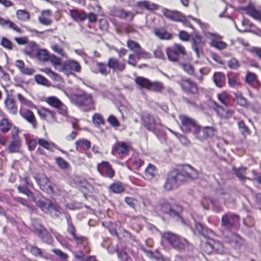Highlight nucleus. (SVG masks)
I'll use <instances>...</instances> for the list:
<instances>
[{"instance_id":"f257e3e1","label":"nucleus","mask_w":261,"mask_h":261,"mask_svg":"<svg viewBox=\"0 0 261 261\" xmlns=\"http://www.w3.org/2000/svg\"><path fill=\"white\" fill-rule=\"evenodd\" d=\"M198 172L190 166H185L181 170H173L167 175L164 187L166 190L171 191L178 188L189 179H195Z\"/></svg>"},{"instance_id":"f03ea898","label":"nucleus","mask_w":261,"mask_h":261,"mask_svg":"<svg viewBox=\"0 0 261 261\" xmlns=\"http://www.w3.org/2000/svg\"><path fill=\"white\" fill-rule=\"evenodd\" d=\"M70 100L72 103L80 107L84 111L94 109V102L91 95L83 93L81 95L72 94Z\"/></svg>"},{"instance_id":"7ed1b4c3","label":"nucleus","mask_w":261,"mask_h":261,"mask_svg":"<svg viewBox=\"0 0 261 261\" xmlns=\"http://www.w3.org/2000/svg\"><path fill=\"white\" fill-rule=\"evenodd\" d=\"M179 119L181 122L180 128L185 133H192L195 138L199 125L193 118L184 115H179Z\"/></svg>"},{"instance_id":"20e7f679","label":"nucleus","mask_w":261,"mask_h":261,"mask_svg":"<svg viewBox=\"0 0 261 261\" xmlns=\"http://www.w3.org/2000/svg\"><path fill=\"white\" fill-rule=\"evenodd\" d=\"M166 51L168 59L173 62L178 61L180 55L187 56V53L184 47L179 44H174L172 47L167 48Z\"/></svg>"},{"instance_id":"39448f33","label":"nucleus","mask_w":261,"mask_h":261,"mask_svg":"<svg viewBox=\"0 0 261 261\" xmlns=\"http://www.w3.org/2000/svg\"><path fill=\"white\" fill-rule=\"evenodd\" d=\"M162 237L175 249H182L188 244L187 241L184 238H179L176 234L170 232L163 233Z\"/></svg>"},{"instance_id":"423d86ee","label":"nucleus","mask_w":261,"mask_h":261,"mask_svg":"<svg viewBox=\"0 0 261 261\" xmlns=\"http://www.w3.org/2000/svg\"><path fill=\"white\" fill-rule=\"evenodd\" d=\"M46 102L51 107L58 110V112L63 116H66L68 114L67 107L57 97L49 96L46 98Z\"/></svg>"},{"instance_id":"0eeeda50","label":"nucleus","mask_w":261,"mask_h":261,"mask_svg":"<svg viewBox=\"0 0 261 261\" xmlns=\"http://www.w3.org/2000/svg\"><path fill=\"white\" fill-rule=\"evenodd\" d=\"M32 226L33 231L37 234L44 242L48 244L52 243L53 238L45 227L37 223H33Z\"/></svg>"},{"instance_id":"6e6552de","label":"nucleus","mask_w":261,"mask_h":261,"mask_svg":"<svg viewBox=\"0 0 261 261\" xmlns=\"http://www.w3.org/2000/svg\"><path fill=\"white\" fill-rule=\"evenodd\" d=\"M68 225L67 231L72 236L77 244L82 245L84 247L86 252L89 253L90 249L88 247V242L86 238L82 236H77L75 233V228L73 224L69 221H68Z\"/></svg>"},{"instance_id":"1a4fd4ad","label":"nucleus","mask_w":261,"mask_h":261,"mask_svg":"<svg viewBox=\"0 0 261 261\" xmlns=\"http://www.w3.org/2000/svg\"><path fill=\"white\" fill-rule=\"evenodd\" d=\"M239 222V216L237 215L227 213L222 217L221 226L225 229H229L237 226Z\"/></svg>"},{"instance_id":"9d476101","label":"nucleus","mask_w":261,"mask_h":261,"mask_svg":"<svg viewBox=\"0 0 261 261\" xmlns=\"http://www.w3.org/2000/svg\"><path fill=\"white\" fill-rule=\"evenodd\" d=\"M216 129L212 126H205L201 127L200 125L195 139L203 141L207 138H213L216 133Z\"/></svg>"},{"instance_id":"9b49d317","label":"nucleus","mask_w":261,"mask_h":261,"mask_svg":"<svg viewBox=\"0 0 261 261\" xmlns=\"http://www.w3.org/2000/svg\"><path fill=\"white\" fill-rule=\"evenodd\" d=\"M163 13L166 18L172 21L187 23L186 17L179 11L164 9Z\"/></svg>"},{"instance_id":"f8f14e48","label":"nucleus","mask_w":261,"mask_h":261,"mask_svg":"<svg viewBox=\"0 0 261 261\" xmlns=\"http://www.w3.org/2000/svg\"><path fill=\"white\" fill-rule=\"evenodd\" d=\"M143 125L149 131L154 132L157 125H161L159 121L155 119L148 113H144L142 117Z\"/></svg>"},{"instance_id":"ddd939ff","label":"nucleus","mask_w":261,"mask_h":261,"mask_svg":"<svg viewBox=\"0 0 261 261\" xmlns=\"http://www.w3.org/2000/svg\"><path fill=\"white\" fill-rule=\"evenodd\" d=\"M37 113L41 119L46 120L49 123L57 121L55 112L45 107H41L37 110Z\"/></svg>"},{"instance_id":"4468645a","label":"nucleus","mask_w":261,"mask_h":261,"mask_svg":"<svg viewBox=\"0 0 261 261\" xmlns=\"http://www.w3.org/2000/svg\"><path fill=\"white\" fill-rule=\"evenodd\" d=\"M205 41L200 36L194 34L192 36V48L195 52L197 57H199L200 54L202 53V47L205 45Z\"/></svg>"},{"instance_id":"2eb2a0df","label":"nucleus","mask_w":261,"mask_h":261,"mask_svg":"<svg viewBox=\"0 0 261 261\" xmlns=\"http://www.w3.org/2000/svg\"><path fill=\"white\" fill-rule=\"evenodd\" d=\"M206 246L209 248V249L206 250L208 253H211L212 250H215L217 253L221 254L227 252V250L220 242L214 240L213 239H210Z\"/></svg>"},{"instance_id":"dca6fc26","label":"nucleus","mask_w":261,"mask_h":261,"mask_svg":"<svg viewBox=\"0 0 261 261\" xmlns=\"http://www.w3.org/2000/svg\"><path fill=\"white\" fill-rule=\"evenodd\" d=\"M207 36L211 39L210 42L211 46L219 50L224 49L227 47V44L221 40L222 37L220 35L217 34L209 33H207Z\"/></svg>"},{"instance_id":"f3484780","label":"nucleus","mask_w":261,"mask_h":261,"mask_svg":"<svg viewBox=\"0 0 261 261\" xmlns=\"http://www.w3.org/2000/svg\"><path fill=\"white\" fill-rule=\"evenodd\" d=\"M81 66L77 62L70 60L65 63L61 68L62 71L66 75H69L72 74V71L76 72L81 71Z\"/></svg>"},{"instance_id":"a211bd4d","label":"nucleus","mask_w":261,"mask_h":261,"mask_svg":"<svg viewBox=\"0 0 261 261\" xmlns=\"http://www.w3.org/2000/svg\"><path fill=\"white\" fill-rule=\"evenodd\" d=\"M107 66L114 71L121 72L125 69V63L119 61L115 58H110L108 59Z\"/></svg>"},{"instance_id":"6ab92c4d","label":"nucleus","mask_w":261,"mask_h":261,"mask_svg":"<svg viewBox=\"0 0 261 261\" xmlns=\"http://www.w3.org/2000/svg\"><path fill=\"white\" fill-rule=\"evenodd\" d=\"M98 170L101 174L112 178L115 175V171L112 168L109 162L103 161L97 167Z\"/></svg>"},{"instance_id":"aec40b11","label":"nucleus","mask_w":261,"mask_h":261,"mask_svg":"<svg viewBox=\"0 0 261 261\" xmlns=\"http://www.w3.org/2000/svg\"><path fill=\"white\" fill-rule=\"evenodd\" d=\"M20 115L29 123H30L34 128H36L37 125L36 119L33 113L29 109H25L21 107L19 110Z\"/></svg>"},{"instance_id":"412c9836","label":"nucleus","mask_w":261,"mask_h":261,"mask_svg":"<svg viewBox=\"0 0 261 261\" xmlns=\"http://www.w3.org/2000/svg\"><path fill=\"white\" fill-rule=\"evenodd\" d=\"M226 241L235 249H239L244 244V240L238 235L233 233L225 237Z\"/></svg>"},{"instance_id":"4be33fe9","label":"nucleus","mask_w":261,"mask_h":261,"mask_svg":"<svg viewBox=\"0 0 261 261\" xmlns=\"http://www.w3.org/2000/svg\"><path fill=\"white\" fill-rule=\"evenodd\" d=\"M179 84L183 90L186 92L196 93L198 90L196 85L189 79L182 80Z\"/></svg>"},{"instance_id":"5701e85b","label":"nucleus","mask_w":261,"mask_h":261,"mask_svg":"<svg viewBox=\"0 0 261 261\" xmlns=\"http://www.w3.org/2000/svg\"><path fill=\"white\" fill-rule=\"evenodd\" d=\"M36 180L38 184L42 190L49 194L53 193V188L51 185L50 182L46 176H41L39 178L36 179Z\"/></svg>"},{"instance_id":"b1692460","label":"nucleus","mask_w":261,"mask_h":261,"mask_svg":"<svg viewBox=\"0 0 261 261\" xmlns=\"http://www.w3.org/2000/svg\"><path fill=\"white\" fill-rule=\"evenodd\" d=\"M195 229L199 234L207 238H210L215 236V232L212 230L204 227L201 224L199 223L195 224Z\"/></svg>"},{"instance_id":"393cba45","label":"nucleus","mask_w":261,"mask_h":261,"mask_svg":"<svg viewBox=\"0 0 261 261\" xmlns=\"http://www.w3.org/2000/svg\"><path fill=\"white\" fill-rule=\"evenodd\" d=\"M21 147V141L18 136H13V140L8 146L10 153L18 152Z\"/></svg>"},{"instance_id":"a878e982","label":"nucleus","mask_w":261,"mask_h":261,"mask_svg":"<svg viewBox=\"0 0 261 261\" xmlns=\"http://www.w3.org/2000/svg\"><path fill=\"white\" fill-rule=\"evenodd\" d=\"M161 208L163 212L168 214L171 216L174 217L176 216L179 219H181V221H183L182 219L180 218L178 214L172 210L171 205L168 201H163L161 204Z\"/></svg>"},{"instance_id":"bb28decb","label":"nucleus","mask_w":261,"mask_h":261,"mask_svg":"<svg viewBox=\"0 0 261 261\" xmlns=\"http://www.w3.org/2000/svg\"><path fill=\"white\" fill-rule=\"evenodd\" d=\"M15 66L22 74L31 75L34 72V70L29 67H25L24 63L21 60H17L15 61Z\"/></svg>"},{"instance_id":"cd10ccee","label":"nucleus","mask_w":261,"mask_h":261,"mask_svg":"<svg viewBox=\"0 0 261 261\" xmlns=\"http://www.w3.org/2000/svg\"><path fill=\"white\" fill-rule=\"evenodd\" d=\"M69 14L75 21H83L86 19V13L82 10H70Z\"/></svg>"},{"instance_id":"c85d7f7f","label":"nucleus","mask_w":261,"mask_h":261,"mask_svg":"<svg viewBox=\"0 0 261 261\" xmlns=\"http://www.w3.org/2000/svg\"><path fill=\"white\" fill-rule=\"evenodd\" d=\"M0 25L6 28L12 29L16 32L20 33L21 32V29L14 22L9 20L5 19L0 17Z\"/></svg>"},{"instance_id":"c756f323","label":"nucleus","mask_w":261,"mask_h":261,"mask_svg":"<svg viewBox=\"0 0 261 261\" xmlns=\"http://www.w3.org/2000/svg\"><path fill=\"white\" fill-rule=\"evenodd\" d=\"M157 169L156 167L152 164H149L145 170V179L146 180H151L156 175Z\"/></svg>"},{"instance_id":"7c9ffc66","label":"nucleus","mask_w":261,"mask_h":261,"mask_svg":"<svg viewBox=\"0 0 261 261\" xmlns=\"http://www.w3.org/2000/svg\"><path fill=\"white\" fill-rule=\"evenodd\" d=\"M213 79L215 85L218 87L222 88L225 84V76L222 72H215Z\"/></svg>"},{"instance_id":"2f4dec72","label":"nucleus","mask_w":261,"mask_h":261,"mask_svg":"<svg viewBox=\"0 0 261 261\" xmlns=\"http://www.w3.org/2000/svg\"><path fill=\"white\" fill-rule=\"evenodd\" d=\"M76 149L79 151L86 150L91 147V143L88 140L82 139L77 140L75 142Z\"/></svg>"},{"instance_id":"473e14b6","label":"nucleus","mask_w":261,"mask_h":261,"mask_svg":"<svg viewBox=\"0 0 261 261\" xmlns=\"http://www.w3.org/2000/svg\"><path fill=\"white\" fill-rule=\"evenodd\" d=\"M247 14L254 19L261 21V10H257L251 6L245 8Z\"/></svg>"},{"instance_id":"72a5a7b5","label":"nucleus","mask_w":261,"mask_h":261,"mask_svg":"<svg viewBox=\"0 0 261 261\" xmlns=\"http://www.w3.org/2000/svg\"><path fill=\"white\" fill-rule=\"evenodd\" d=\"M153 31L155 35L160 39L169 40L172 36L170 33L162 29L155 28Z\"/></svg>"},{"instance_id":"f704fd0d","label":"nucleus","mask_w":261,"mask_h":261,"mask_svg":"<svg viewBox=\"0 0 261 261\" xmlns=\"http://www.w3.org/2000/svg\"><path fill=\"white\" fill-rule=\"evenodd\" d=\"M5 106L10 113L12 114H15L17 112V108L15 105V101L13 99L8 98L5 101Z\"/></svg>"},{"instance_id":"c9c22d12","label":"nucleus","mask_w":261,"mask_h":261,"mask_svg":"<svg viewBox=\"0 0 261 261\" xmlns=\"http://www.w3.org/2000/svg\"><path fill=\"white\" fill-rule=\"evenodd\" d=\"M135 82L140 88L148 90L150 81L148 79L141 76H137L135 78Z\"/></svg>"},{"instance_id":"e433bc0d","label":"nucleus","mask_w":261,"mask_h":261,"mask_svg":"<svg viewBox=\"0 0 261 261\" xmlns=\"http://www.w3.org/2000/svg\"><path fill=\"white\" fill-rule=\"evenodd\" d=\"M38 144L49 151H53L54 148H58L55 144L44 139H38Z\"/></svg>"},{"instance_id":"4c0bfd02","label":"nucleus","mask_w":261,"mask_h":261,"mask_svg":"<svg viewBox=\"0 0 261 261\" xmlns=\"http://www.w3.org/2000/svg\"><path fill=\"white\" fill-rule=\"evenodd\" d=\"M50 54L45 49H39L36 53L37 59L43 62H48Z\"/></svg>"},{"instance_id":"58836bf2","label":"nucleus","mask_w":261,"mask_h":261,"mask_svg":"<svg viewBox=\"0 0 261 261\" xmlns=\"http://www.w3.org/2000/svg\"><path fill=\"white\" fill-rule=\"evenodd\" d=\"M109 189L114 193L120 194L124 191V187L120 182H116L110 186Z\"/></svg>"},{"instance_id":"ea45409f","label":"nucleus","mask_w":261,"mask_h":261,"mask_svg":"<svg viewBox=\"0 0 261 261\" xmlns=\"http://www.w3.org/2000/svg\"><path fill=\"white\" fill-rule=\"evenodd\" d=\"M164 89V86L162 83L160 82L150 81L148 90L155 92H161Z\"/></svg>"},{"instance_id":"a19ab883","label":"nucleus","mask_w":261,"mask_h":261,"mask_svg":"<svg viewBox=\"0 0 261 261\" xmlns=\"http://www.w3.org/2000/svg\"><path fill=\"white\" fill-rule=\"evenodd\" d=\"M168 129L169 130V131L170 132H171L172 134H173L174 135H175L178 138V139L179 140V141L182 144H183L184 145H188L190 144V142L189 140L185 135H182V134H179L176 132H175L173 131L172 130L170 129V128H168Z\"/></svg>"},{"instance_id":"79ce46f5","label":"nucleus","mask_w":261,"mask_h":261,"mask_svg":"<svg viewBox=\"0 0 261 261\" xmlns=\"http://www.w3.org/2000/svg\"><path fill=\"white\" fill-rule=\"evenodd\" d=\"M49 211L53 217H58L62 213L61 208L58 205L53 203L49 204Z\"/></svg>"},{"instance_id":"37998d69","label":"nucleus","mask_w":261,"mask_h":261,"mask_svg":"<svg viewBox=\"0 0 261 261\" xmlns=\"http://www.w3.org/2000/svg\"><path fill=\"white\" fill-rule=\"evenodd\" d=\"M128 148L129 146L125 143L120 142L118 143L116 145L115 147V150L119 153L125 154L128 151Z\"/></svg>"},{"instance_id":"c03bdc74","label":"nucleus","mask_w":261,"mask_h":261,"mask_svg":"<svg viewBox=\"0 0 261 261\" xmlns=\"http://www.w3.org/2000/svg\"><path fill=\"white\" fill-rule=\"evenodd\" d=\"M17 96L19 102L21 104V107L23 108L24 106L30 108H34L35 107V105L30 100L26 99L22 94L18 93L17 94Z\"/></svg>"},{"instance_id":"a18cd8bd","label":"nucleus","mask_w":261,"mask_h":261,"mask_svg":"<svg viewBox=\"0 0 261 261\" xmlns=\"http://www.w3.org/2000/svg\"><path fill=\"white\" fill-rule=\"evenodd\" d=\"M12 127V124L6 118H3L0 122V129L3 133L8 132Z\"/></svg>"},{"instance_id":"49530a36","label":"nucleus","mask_w":261,"mask_h":261,"mask_svg":"<svg viewBox=\"0 0 261 261\" xmlns=\"http://www.w3.org/2000/svg\"><path fill=\"white\" fill-rule=\"evenodd\" d=\"M16 16L17 18L21 21L29 20L30 18L29 13L23 10H17L16 12Z\"/></svg>"},{"instance_id":"de8ad7c7","label":"nucleus","mask_w":261,"mask_h":261,"mask_svg":"<svg viewBox=\"0 0 261 261\" xmlns=\"http://www.w3.org/2000/svg\"><path fill=\"white\" fill-rule=\"evenodd\" d=\"M56 164L62 169H67L69 167V164L65 160L61 157H56L55 159Z\"/></svg>"},{"instance_id":"09e8293b","label":"nucleus","mask_w":261,"mask_h":261,"mask_svg":"<svg viewBox=\"0 0 261 261\" xmlns=\"http://www.w3.org/2000/svg\"><path fill=\"white\" fill-rule=\"evenodd\" d=\"M135 54L138 60L141 59H149L151 58V55L149 53L144 50L142 47H141Z\"/></svg>"},{"instance_id":"8fccbe9b","label":"nucleus","mask_w":261,"mask_h":261,"mask_svg":"<svg viewBox=\"0 0 261 261\" xmlns=\"http://www.w3.org/2000/svg\"><path fill=\"white\" fill-rule=\"evenodd\" d=\"M232 170L234 172L236 175L241 180H243L247 178L244 176V174L245 173L246 168L244 167L237 168L234 167L232 168Z\"/></svg>"},{"instance_id":"3c124183","label":"nucleus","mask_w":261,"mask_h":261,"mask_svg":"<svg viewBox=\"0 0 261 261\" xmlns=\"http://www.w3.org/2000/svg\"><path fill=\"white\" fill-rule=\"evenodd\" d=\"M127 46L135 54H136L141 46L137 42L133 40H128Z\"/></svg>"},{"instance_id":"603ef678","label":"nucleus","mask_w":261,"mask_h":261,"mask_svg":"<svg viewBox=\"0 0 261 261\" xmlns=\"http://www.w3.org/2000/svg\"><path fill=\"white\" fill-rule=\"evenodd\" d=\"M138 5L139 7H144L148 10H154L157 8L156 5L146 1L138 2Z\"/></svg>"},{"instance_id":"864d4df0","label":"nucleus","mask_w":261,"mask_h":261,"mask_svg":"<svg viewBox=\"0 0 261 261\" xmlns=\"http://www.w3.org/2000/svg\"><path fill=\"white\" fill-rule=\"evenodd\" d=\"M35 80L38 84L43 86H49V82L44 76L41 75H36L35 76Z\"/></svg>"},{"instance_id":"5fc2aeb1","label":"nucleus","mask_w":261,"mask_h":261,"mask_svg":"<svg viewBox=\"0 0 261 261\" xmlns=\"http://www.w3.org/2000/svg\"><path fill=\"white\" fill-rule=\"evenodd\" d=\"M235 98L237 103L241 106L245 107L247 105V101L245 98L242 93L237 92L235 93Z\"/></svg>"},{"instance_id":"6e6d98bb","label":"nucleus","mask_w":261,"mask_h":261,"mask_svg":"<svg viewBox=\"0 0 261 261\" xmlns=\"http://www.w3.org/2000/svg\"><path fill=\"white\" fill-rule=\"evenodd\" d=\"M51 48L54 50V51H55V53H56L57 54H58V55L61 56L62 57H65V58L67 57L66 54H65V51H64L63 48L62 47H60L58 44H53L51 46Z\"/></svg>"},{"instance_id":"4d7b16f0","label":"nucleus","mask_w":261,"mask_h":261,"mask_svg":"<svg viewBox=\"0 0 261 261\" xmlns=\"http://www.w3.org/2000/svg\"><path fill=\"white\" fill-rule=\"evenodd\" d=\"M183 70L189 75L194 74V67L190 64L183 63L181 64Z\"/></svg>"},{"instance_id":"13d9d810","label":"nucleus","mask_w":261,"mask_h":261,"mask_svg":"<svg viewBox=\"0 0 261 261\" xmlns=\"http://www.w3.org/2000/svg\"><path fill=\"white\" fill-rule=\"evenodd\" d=\"M1 44L7 49L12 50L13 49L12 42L6 37L2 38Z\"/></svg>"},{"instance_id":"bf43d9fd","label":"nucleus","mask_w":261,"mask_h":261,"mask_svg":"<svg viewBox=\"0 0 261 261\" xmlns=\"http://www.w3.org/2000/svg\"><path fill=\"white\" fill-rule=\"evenodd\" d=\"M117 16L122 18H125L127 17H130L132 19L134 14L130 12H127L123 10H119L117 12Z\"/></svg>"},{"instance_id":"052dcab7","label":"nucleus","mask_w":261,"mask_h":261,"mask_svg":"<svg viewBox=\"0 0 261 261\" xmlns=\"http://www.w3.org/2000/svg\"><path fill=\"white\" fill-rule=\"evenodd\" d=\"M93 123L96 125L104 124L105 121L102 116L98 113L95 114L92 117Z\"/></svg>"},{"instance_id":"680f3d73","label":"nucleus","mask_w":261,"mask_h":261,"mask_svg":"<svg viewBox=\"0 0 261 261\" xmlns=\"http://www.w3.org/2000/svg\"><path fill=\"white\" fill-rule=\"evenodd\" d=\"M256 80V75L252 72H247L246 77L245 81L249 85H252L254 82Z\"/></svg>"},{"instance_id":"e2e57ef3","label":"nucleus","mask_w":261,"mask_h":261,"mask_svg":"<svg viewBox=\"0 0 261 261\" xmlns=\"http://www.w3.org/2000/svg\"><path fill=\"white\" fill-rule=\"evenodd\" d=\"M218 98L219 101L223 105L226 106L229 102V99L227 94L225 92H222L218 94Z\"/></svg>"},{"instance_id":"0e129e2a","label":"nucleus","mask_w":261,"mask_h":261,"mask_svg":"<svg viewBox=\"0 0 261 261\" xmlns=\"http://www.w3.org/2000/svg\"><path fill=\"white\" fill-rule=\"evenodd\" d=\"M248 50L253 56L261 60V48L258 47H252Z\"/></svg>"},{"instance_id":"69168bd1","label":"nucleus","mask_w":261,"mask_h":261,"mask_svg":"<svg viewBox=\"0 0 261 261\" xmlns=\"http://www.w3.org/2000/svg\"><path fill=\"white\" fill-rule=\"evenodd\" d=\"M228 65L231 69H237L240 67V64L238 60L232 58L228 61Z\"/></svg>"},{"instance_id":"338daca9","label":"nucleus","mask_w":261,"mask_h":261,"mask_svg":"<svg viewBox=\"0 0 261 261\" xmlns=\"http://www.w3.org/2000/svg\"><path fill=\"white\" fill-rule=\"evenodd\" d=\"M48 61L50 62L51 64L55 66L60 65L61 63V60L53 54H50L48 59Z\"/></svg>"},{"instance_id":"774afa93","label":"nucleus","mask_w":261,"mask_h":261,"mask_svg":"<svg viewBox=\"0 0 261 261\" xmlns=\"http://www.w3.org/2000/svg\"><path fill=\"white\" fill-rule=\"evenodd\" d=\"M117 255L120 261H130V260L127 254L124 251H118Z\"/></svg>"}]
</instances>
